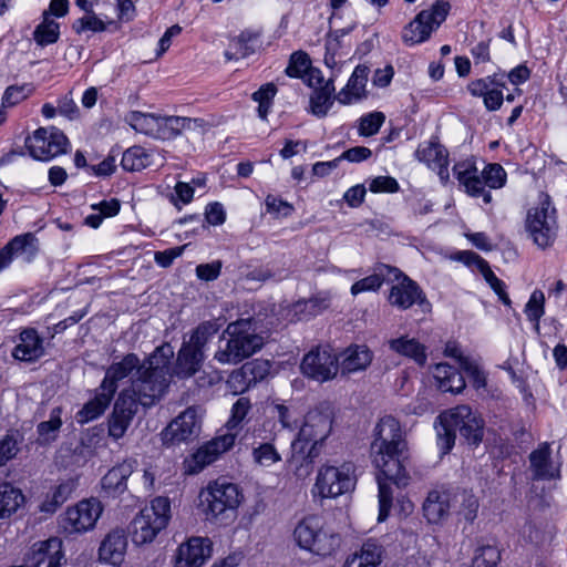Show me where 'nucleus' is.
Here are the masks:
<instances>
[{"mask_svg": "<svg viewBox=\"0 0 567 567\" xmlns=\"http://www.w3.org/2000/svg\"><path fill=\"white\" fill-rule=\"evenodd\" d=\"M32 84L24 83L21 85H11L7 87L2 96L3 106H14L24 101L33 92Z\"/></svg>", "mask_w": 567, "mask_h": 567, "instance_id": "4d7b16f0", "label": "nucleus"}, {"mask_svg": "<svg viewBox=\"0 0 567 567\" xmlns=\"http://www.w3.org/2000/svg\"><path fill=\"white\" fill-rule=\"evenodd\" d=\"M369 68L358 65L352 72L347 85L338 93L337 100L341 104H352L365 95V85Z\"/></svg>", "mask_w": 567, "mask_h": 567, "instance_id": "72a5a7b5", "label": "nucleus"}, {"mask_svg": "<svg viewBox=\"0 0 567 567\" xmlns=\"http://www.w3.org/2000/svg\"><path fill=\"white\" fill-rule=\"evenodd\" d=\"M433 377L443 392L460 393L465 388L463 375L447 363L435 364Z\"/></svg>", "mask_w": 567, "mask_h": 567, "instance_id": "4c0bfd02", "label": "nucleus"}, {"mask_svg": "<svg viewBox=\"0 0 567 567\" xmlns=\"http://www.w3.org/2000/svg\"><path fill=\"white\" fill-rule=\"evenodd\" d=\"M202 126L198 118L183 116H158V132L156 138L172 140L186 131H195Z\"/></svg>", "mask_w": 567, "mask_h": 567, "instance_id": "473e14b6", "label": "nucleus"}, {"mask_svg": "<svg viewBox=\"0 0 567 567\" xmlns=\"http://www.w3.org/2000/svg\"><path fill=\"white\" fill-rule=\"evenodd\" d=\"M473 557L476 566L495 567L501 559V553L495 546L482 545L476 548Z\"/></svg>", "mask_w": 567, "mask_h": 567, "instance_id": "bf43d9fd", "label": "nucleus"}, {"mask_svg": "<svg viewBox=\"0 0 567 567\" xmlns=\"http://www.w3.org/2000/svg\"><path fill=\"white\" fill-rule=\"evenodd\" d=\"M332 412L328 406L310 410L303 423L291 442V461L301 458L312 463L319 454V446L326 441L332 431Z\"/></svg>", "mask_w": 567, "mask_h": 567, "instance_id": "39448f33", "label": "nucleus"}, {"mask_svg": "<svg viewBox=\"0 0 567 567\" xmlns=\"http://www.w3.org/2000/svg\"><path fill=\"white\" fill-rule=\"evenodd\" d=\"M293 536L301 548L319 556L331 555L340 545L339 536L327 530L322 518L315 515L299 522Z\"/></svg>", "mask_w": 567, "mask_h": 567, "instance_id": "6e6552de", "label": "nucleus"}, {"mask_svg": "<svg viewBox=\"0 0 567 567\" xmlns=\"http://www.w3.org/2000/svg\"><path fill=\"white\" fill-rule=\"evenodd\" d=\"M244 499L240 488L226 480L219 478L208 484L205 492L206 513L214 519L235 517V512Z\"/></svg>", "mask_w": 567, "mask_h": 567, "instance_id": "9b49d317", "label": "nucleus"}, {"mask_svg": "<svg viewBox=\"0 0 567 567\" xmlns=\"http://www.w3.org/2000/svg\"><path fill=\"white\" fill-rule=\"evenodd\" d=\"M545 296L543 291L535 290L525 306L527 318L535 323V330L539 331V320L544 316Z\"/></svg>", "mask_w": 567, "mask_h": 567, "instance_id": "5fc2aeb1", "label": "nucleus"}, {"mask_svg": "<svg viewBox=\"0 0 567 567\" xmlns=\"http://www.w3.org/2000/svg\"><path fill=\"white\" fill-rule=\"evenodd\" d=\"M478 508L480 502L473 492L462 489L453 493L452 512L456 515L457 523L464 524L463 529L474 523L477 517Z\"/></svg>", "mask_w": 567, "mask_h": 567, "instance_id": "7c9ffc66", "label": "nucleus"}, {"mask_svg": "<svg viewBox=\"0 0 567 567\" xmlns=\"http://www.w3.org/2000/svg\"><path fill=\"white\" fill-rule=\"evenodd\" d=\"M72 28L80 34L86 30L102 32L106 27L105 23L92 12L74 21Z\"/></svg>", "mask_w": 567, "mask_h": 567, "instance_id": "e2e57ef3", "label": "nucleus"}, {"mask_svg": "<svg viewBox=\"0 0 567 567\" xmlns=\"http://www.w3.org/2000/svg\"><path fill=\"white\" fill-rule=\"evenodd\" d=\"M30 155L39 161H49L66 152L69 140L59 128L40 127L25 140Z\"/></svg>", "mask_w": 567, "mask_h": 567, "instance_id": "4468645a", "label": "nucleus"}, {"mask_svg": "<svg viewBox=\"0 0 567 567\" xmlns=\"http://www.w3.org/2000/svg\"><path fill=\"white\" fill-rule=\"evenodd\" d=\"M385 121V115L382 112H372L360 118L359 134L361 136L375 135Z\"/></svg>", "mask_w": 567, "mask_h": 567, "instance_id": "13d9d810", "label": "nucleus"}, {"mask_svg": "<svg viewBox=\"0 0 567 567\" xmlns=\"http://www.w3.org/2000/svg\"><path fill=\"white\" fill-rule=\"evenodd\" d=\"M137 410L136 399L128 391H123L114 404L113 413L109 421L110 436L115 440L123 437Z\"/></svg>", "mask_w": 567, "mask_h": 567, "instance_id": "aec40b11", "label": "nucleus"}, {"mask_svg": "<svg viewBox=\"0 0 567 567\" xmlns=\"http://www.w3.org/2000/svg\"><path fill=\"white\" fill-rule=\"evenodd\" d=\"M369 189L372 193H394L399 189V184L391 176H378L370 182Z\"/></svg>", "mask_w": 567, "mask_h": 567, "instance_id": "774afa93", "label": "nucleus"}, {"mask_svg": "<svg viewBox=\"0 0 567 567\" xmlns=\"http://www.w3.org/2000/svg\"><path fill=\"white\" fill-rule=\"evenodd\" d=\"M204 361V351L194 349L193 346L184 344L177 354L174 373L182 379L193 377L199 371Z\"/></svg>", "mask_w": 567, "mask_h": 567, "instance_id": "e433bc0d", "label": "nucleus"}, {"mask_svg": "<svg viewBox=\"0 0 567 567\" xmlns=\"http://www.w3.org/2000/svg\"><path fill=\"white\" fill-rule=\"evenodd\" d=\"M39 252V239L33 233L14 236L0 249V271L10 266L14 256L32 261Z\"/></svg>", "mask_w": 567, "mask_h": 567, "instance_id": "412c9836", "label": "nucleus"}, {"mask_svg": "<svg viewBox=\"0 0 567 567\" xmlns=\"http://www.w3.org/2000/svg\"><path fill=\"white\" fill-rule=\"evenodd\" d=\"M383 559V548L375 540L369 539L359 550L350 555L342 567H379Z\"/></svg>", "mask_w": 567, "mask_h": 567, "instance_id": "c9c22d12", "label": "nucleus"}, {"mask_svg": "<svg viewBox=\"0 0 567 567\" xmlns=\"http://www.w3.org/2000/svg\"><path fill=\"white\" fill-rule=\"evenodd\" d=\"M25 497L22 491L9 482H0V518H9L23 506Z\"/></svg>", "mask_w": 567, "mask_h": 567, "instance_id": "a19ab883", "label": "nucleus"}, {"mask_svg": "<svg viewBox=\"0 0 567 567\" xmlns=\"http://www.w3.org/2000/svg\"><path fill=\"white\" fill-rule=\"evenodd\" d=\"M151 153L142 146L126 150L122 156V167L127 172H137L151 165Z\"/></svg>", "mask_w": 567, "mask_h": 567, "instance_id": "49530a36", "label": "nucleus"}, {"mask_svg": "<svg viewBox=\"0 0 567 567\" xmlns=\"http://www.w3.org/2000/svg\"><path fill=\"white\" fill-rule=\"evenodd\" d=\"M226 384L228 390L235 395L247 391L254 385L250 379L249 368L244 364L241 368L233 371L228 377Z\"/></svg>", "mask_w": 567, "mask_h": 567, "instance_id": "603ef678", "label": "nucleus"}, {"mask_svg": "<svg viewBox=\"0 0 567 567\" xmlns=\"http://www.w3.org/2000/svg\"><path fill=\"white\" fill-rule=\"evenodd\" d=\"M400 276H402V271L399 268L385 264H379L375 266L372 275L360 279L352 285L351 293L355 296L361 292L377 291L384 281L393 282L394 280H399Z\"/></svg>", "mask_w": 567, "mask_h": 567, "instance_id": "c85d7f7f", "label": "nucleus"}, {"mask_svg": "<svg viewBox=\"0 0 567 567\" xmlns=\"http://www.w3.org/2000/svg\"><path fill=\"white\" fill-rule=\"evenodd\" d=\"M462 370L467 374L476 389L484 388L486 385V378L484 372L480 369L477 363L472 359H463Z\"/></svg>", "mask_w": 567, "mask_h": 567, "instance_id": "0e129e2a", "label": "nucleus"}, {"mask_svg": "<svg viewBox=\"0 0 567 567\" xmlns=\"http://www.w3.org/2000/svg\"><path fill=\"white\" fill-rule=\"evenodd\" d=\"M388 343L389 348L393 352L412 359L419 365H424L426 363V349L415 338L403 336L396 339H391Z\"/></svg>", "mask_w": 567, "mask_h": 567, "instance_id": "58836bf2", "label": "nucleus"}, {"mask_svg": "<svg viewBox=\"0 0 567 567\" xmlns=\"http://www.w3.org/2000/svg\"><path fill=\"white\" fill-rule=\"evenodd\" d=\"M300 369L303 375L318 382L334 379L339 371V358L328 347L311 349L302 359Z\"/></svg>", "mask_w": 567, "mask_h": 567, "instance_id": "2eb2a0df", "label": "nucleus"}, {"mask_svg": "<svg viewBox=\"0 0 567 567\" xmlns=\"http://www.w3.org/2000/svg\"><path fill=\"white\" fill-rule=\"evenodd\" d=\"M453 493L431 491L422 506L423 515L430 524H442L452 513Z\"/></svg>", "mask_w": 567, "mask_h": 567, "instance_id": "393cba45", "label": "nucleus"}, {"mask_svg": "<svg viewBox=\"0 0 567 567\" xmlns=\"http://www.w3.org/2000/svg\"><path fill=\"white\" fill-rule=\"evenodd\" d=\"M114 393L109 389H104L103 384L100 386V391L96 395L86 402L83 408L76 413V420L79 423H87L104 413L109 406Z\"/></svg>", "mask_w": 567, "mask_h": 567, "instance_id": "ea45409f", "label": "nucleus"}, {"mask_svg": "<svg viewBox=\"0 0 567 567\" xmlns=\"http://www.w3.org/2000/svg\"><path fill=\"white\" fill-rule=\"evenodd\" d=\"M70 495V487L66 484H60L54 487L51 493H48L45 498L39 506L40 512L53 514L56 509L68 499Z\"/></svg>", "mask_w": 567, "mask_h": 567, "instance_id": "8fccbe9b", "label": "nucleus"}, {"mask_svg": "<svg viewBox=\"0 0 567 567\" xmlns=\"http://www.w3.org/2000/svg\"><path fill=\"white\" fill-rule=\"evenodd\" d=\"M174 355L173 348L165 343L157 347L148 359L142 363L137 378L127 390L137 405L152 406L165 393L169 384V362Z\"/></svg>", "mask_w": 567, "mask_h": 567, "instance_id": "f03ea898", "label": "nucleus"}, {"mask_svg": "<svg viewBox=\"0 0 567 567\" xmlns=\"http://www.w3.org/2000/svg\"><path fill=\"white\" fill-rule=\"evenodd\" d=\"M339 370L342 375L364 371L373 360L372 351L363 344H352L339 355Z\"/></svg>", "mask_w": 567, "mask_h": 567, "instance_id": "bb28decb", "label": "nucleus"}, {"mask_svg": "<svg viewBox=\"0 0 567 567\" xmlns=\"http://www.w3.org/2000/svg\"><path fill=\"white\" fill-rule=\"evenodd\" d=\"M212 542L205 537H190L181 544L174 557L175 567H203L212 556Z\"/></svg>", "mask_w": 567, "mask_h": 567, "instance_id": "6ab92c4d", "label": "nucleus"}, {"mask_svg": "<svg viewBox=\"0 0 567 567\" xmlns=\"http://www.w3.org/2000/svg\"><path fill=\"white\" fill-rule=\"evenodd\" d=\"M311 68L309 55L303 51L293 52L290 55L289 64L286 68V74L290 78H302Z\"/></svg>", "mask_w": 567, "mask_h": 567, "instance_id": "6e6d98bb", "label": "nucleus"}, {"mask_svg": "<svg viewBox=\"0 0 567 567\" xmlns=\"http://www.w3.org/2000/svg\"><path fill=\"white\" fill-rule=\"evenodd\" d=\"M453 172L465 193L472 197H482L485 204L492 202V195L485 188H501L506 181V173L499 164H488L480 172L472 159H465L456 163Z\"/></svg>", "mask_w": 567, "mask_h": 567, "instance_id": "423d86ee", "label": "nucleus"}, {"mask_svg": "<svg viewBox=\"0 0 567 567\" xmlns=\"http://www.w3.org/2000/svg\"><path fill=\"white\" fill-rule=\"evenodd\" d=\"M127 549L125 532L120 528L111 530L101 542L99 558L101 561L120 566L124 561Z\"/></svg>", "mask_w": 567, "mask_h": 567, "instance_id": "a878e982", "label": "nucleus"}, {"mask_svg": "<svg viewBox=\"0 0 567 567\" xmlns=\"http://www.w3.org/2000/svg\"><path fill=\"white\" fill-rule=\"evenodd\" d=\"M264 346V338L257 332L251 319L230 322L223 332L214 360L220 364L236 365L251 357Z\"/></svg>", "mask_w": 567, "mask_h": 567, "instance_id": "7ed1b4c3", "label": "nucleus"}, {"mask_svg": "<svg viewBox=\"0 0 567 567\" xmlns=\"http://www.w3.org/2000/svg\"><path fill=\"white\" fill-rule=\"evenodd\" d=\"M526 229L539 248L549 247L557 234V212L548 194L540 193L526 216Z\"/></svg>", "mask_w": 567, "mask_h": 567, "instance_id": "1a4fd4ad", "label": "nucleus"}, {"mask_svg": "<svg viewBox=\"0 0 567 567\" xmlns=\"http://www.w3.org/2000/svg\"><path fill=\"white\" fill-rule=\"evenodd\" d=\"M462 370L467 374L476 389L484 388L486 385V378L484 372L480 369L477 363L472 359H463Z\"/></svg>", "mask_w": 567, "mask_h": 567, "instance_id": "69168bd1", "label": "nucleus"}, {"mask_svg": "<svg viewBox=\"0 0 567 567\" xmlns=\"http://www.w3.org/2000/svg\"><path fill=\"white\" fill-rule=\"evenodd\" d=\"M252 460L259 466L268 467L281 461V455L271 443H260L252 449Z\"/></svg>", "mask_w": 567, "mask_h": 567, "instance_id": "864d4df0", "label": "nucleus"}, {"mask_svg": "<svg viewBox=\"0 0 567 567\" xmlns=\"http://www.w3.org/2000/svg\"><path fill=\"white\" fill-rule=\"evenodd\" d=\"M236 441V434L226 433L200 446L195 453L184 460L183 468L187 475L202 472L207 465L215 462L219 455L229 451Z\"/></svg>", "mask_w": 567, "mask_h": 567, "instance_id": "dca6fc26", "label": "nucleus"}, {"mask_svg": "<svg viewBox=\"0 0 567 567\" xmlns=\"http://www.w3.org/2000/svg\"><path fill=\"white\" fill-rule=\"evenodd\" d=\"M250 409V400L246 396L239 398L231 408V415L227 422L228 427H237L244 421Z\"/></svg>", "mask_w": 567, "mask_h": 567, "instance_id": "680f3d73", "label": "nucleus"}, {"mask_svg": "<svg viewBox=\"0 0 567 567\" xmlns=\"http://www.w3.org/2000/svg\"><path fill=\"white\" fill-rule=\"evenodd\" d=\"M137 462L134 458L123 461L112 467L102 478V488L110 496H118L127 489L126 481L134 472Z\"/></svg>", "mask_w": 567, "mask_h": 567, "instance_id": "cd10ccee", "label": "nucleus"}, {"mask_svg": "<svg viewBox=\"0 0 567 567\" xmlns=\"http://www.w3.org/2000/svg\"><path fill=\"white\" fill-rule=\"evenodd\" d=\"M504 78L505 74L495 73L483 79H477L468 83L467 90L473 96L482 97L488 111H497L501 109L504 101Z\"/></svg>", "mask_w": 567, "mask_h": 567, "instance_id": "a211bd4d", "label": "nucleus"}, {"mask_svg": "<svg viewBox=\"0 0 567 567\" xmlns=\"http://www.w3.org/2000/svg\"><path fill=\"white\" fill-rule=\"evenodd\" d=\"M353 466L349 463L341 466L324 465L317 474L312 495L320 498H334L354 488Z\"/></svg>", "mask_w": 567, "mask_h": 567, "instance_id": "f8f14e48", "label": "nucleus"}, {"mask_svg": "<svg viewBox=\"0 0 567 567\" xmlns=\"http://www.w3.org/2000/svg\"><path fill=\"white\" fill-rule=\"evenodd\" d=\"M221 327L218 320H209L200 323L193 332L187 346H193L194 349L203 351L208 340L216 334Z\"/></svg>", "mask_w": 567, "mask_h": 567, "instance_id": "de8ad7c7", "label": "nucleus"}, {"mask_svg": "<svg viewBox=\"0 0 567 567\" xmlns=\"http://www.w3.org/2000/svg\"><path fill=\"white\" fill-rule=\"evenodd\" d=\"M398 284L390 289L388 301L401 310L411 308L414 303L422 305L425 296L419 285L402 272Z\"/></svg>", "mask_w": 567, "mask_h": 567, "instance_id": "b1692460", "label": "nucleus"}, {"mask_svg": "<svg viewBox=\"0 0 567 567\" xmlns=\"http://www.w3.org/2000/svg\"><path fill=\"white\" fill-rule=\"evenodd\" d=\"M437 445L442 454H447L456 437V431L472 444H477L483 437V421L467 405H458L439 415Z\"/></svg>", "mask_w": 567, "mask_h": 567, "instance_id": "20e7f679", "label": "nucleus"}, {"mask_svg": "<svg viewBox=\"0 0 567 567\" xmlns=\"http://www.w3.org/2000/svg\"><path fill=\"white\" fill-rule=\"evenodd\" d=\"M465 255L467 257V259H466L467 262H474L477 265L483 277L489 284L491 288L498 295V297L503 301V303L507 305V306L511 305V299L504 289L505 288L504 282L495 276V274L491 269L488 262L475 252L468 251V252H465Z\"/></svg>", "mask_w": 567, "mask_h": 567, "instance_id": "79ce46f5", "label": "nucleus"}, {"mask_svg": "<svg viewBox=\"0 0 567 567\" xmlns=\"http://www.w3.org/2000/svg\"><path fill=\"white\" fill-rule=\"evenodd\" d=\"M61 409H53L50 419L43 421L38 425L39 441L43 444H48L56 439L58 432L62 425L61 421Z\"/></svg>", "mask_w": 567, "mask_h": 567, "instance_id": "09e8293b", "label": "nucleus"}, {"mask_svg": "<svg viewBox=\"0 0 567 567\" xmlns=\"http://www.w3.org/2000/svg\"><path fill=\"white\" fill-rule=\"evenodd\" d=\"M272 411L277 415L279 423L284 429L293 430L298 423V413L291 406L284 403H275Z\"/></svg>", "mask_w": 567, "mask_h": 567, "instance_id": "052dcab7", "label": "nucleus"}, {"mask_svg": "<svg viewBox=\"0 0 567 567\" xmlns=\"http://www.w3.org/2000/svg\"><path fill=\"white\" fill-rule=\"evenodd\" d=\"M19 452L18 441L12 434L6 435L0 441V463L4 465Z\"/></svg>", "mask_w": 567, "mask_h": 567, "instance_id": "338daca9", "label": "nucleus"}, {"mask_svg": "<svg viewBox=\"0 0 567 567\" xmlns=\"http://www.w3.org/2000/svg\"><path fill=\"white\" fill-rule=\"evenodd\" d=\"M276 93V85L274 83H267L260 86V89L252 94V100L258 103L257 111L260 118H267Z\"/></svg>", "mask_w": 567, "mask_h": 567, "instance_id": "3c124183", "label": "nucleus"}, {"mask_svg": "<svg viewBox=\"0 0 567 567\" xmlns=\"http://www.w3.org/2000/svg\"><path fill=\"white\" fill-rule=\"evenodd\" d=\"M142 367L138 357L134 353L126 354L120 362L113 363L105 373L102 382L104 389H109L115 393L117 389V381L128 377L134 370L138 373Z\"/></svg>", "mask_w": 567, "mask_h": 567, "instance_id": "f704fd0d", "label": "nucleus"}, {"mask_svg": "<svg viewBox=\"0 0 567 567\" xmlns=\"http://www.w3.org/2000/svg\"><path fill=\"white\" fill-rule=\"evenodd\" d=\"M530 468L537 480H557L560 477L559 465L550 458V446L547 443L538 446L529 455Z\"/></svg>", "mask_w": 567, "mask_h": 567, "instance_id": "2f4dec72", "label": "nucleus"}, {"mask_svg": "<svg viewBox=\"0 0 567 567\" xmlns=\"http://www.w3.org/2000/svg\"><path fill=\"white\" fill-rule=\"evenodd\" d=\"M158 116L159 115L133 111L126 115L125 121L136 132L156 138L158 132Z\"/></svg>", "mask_w": 567, "mask_h": 567, "instance_id": "c03bdc74", "label": "nucleus"}, {"mask_svg": "<svg viewBox=\"0 0 567 567\" xmlns=\"http://www.w3.org/2000/svg\"><path fill=\"white\" fill-rule=\"evenodd\" d=\"M334 85L332 80H328L323 86L315 90L310 97L311 111L316 116L323 117L334 102Z\"/></svg>", "mask_w": 567, "mask_h": 567, "instance_id": "37998d69", "label": "nucleus"}, {"mask_svg": "<svg viewBox=\"0 0 567 567\" xmlns=\"http://www.w3.org/2000/svg\"><path fill=\"white\" fill-rule=\"evenodd\" d=\"M103 513L97 498H87L66 508L61 517V526L69 534L85 533L93 529Z\"/></svg>", "mask_w": 567, "mask_h": 567, "instance_id": "ddd939ff", "label": "nucleus"}, {"mask_svg": "<svg viewBox=\"0 0 567 567\" xmlns=\"http://www.w3.org/2000/svg\"><path fill=\"white\" fill-rule=\"evenodd\" d=\"M60 37V24L43 12L42 22L34 29L33 39L40 47L55 43Z\"/></svg>", "mask_w": 567, "mask_h": 567, "instance_id": "a18cd8bd", "label": "nucleus"}, {"mask_svg": "<svg viewBox=\"0 0 567 567\" xmlns=\"http://www.w3.org/2000/svg\"><path fill=\"white\" fill-rule=\"evenodd\" d=\"M169 519V499L164 496L155 497L132 519L130 524L132 542L137 546L151 544L167 527Z\"/></svg>", "mask_w": 567, "mask_h": 567, "instance_id": "0eeeda50", "label": "nucleus"}, {"mask_svg": "<svg viewBox=\"0 0 567 567\" xmlns=\"http://www.w3.org/2000/svg\"><path fill=\"white\" fill-rule=\"evenodd\" d=\"M415 157L435 171L442 183L445 184L450 181L449 152L437 141L431 140L421 143L415 151Z\"/></svg>", "mask_w": 567, "mask_h": 567, "instance_id": "4be33fe9", "label": "nucleus"}, {"mask_svg": "<svg viewBox=\"0 0 567 567\" xmlns=\"http://www.w3.org/2000/svg\"><path fill=\"white\" fill-rule=\"evenodd\" d=\"M451 4L436 0L430 9L420 11L415 18L403 28L402 40L408 45H415L430 39L433 31L446 20Z\"/></svg>", "mask_w": 567, "mask_h": 567, "instance_id": "9d476101", "label": "nucleus"}, {"mask_svg": "<svg viewBox=\"0 0 567 567\" xmlns=\"http://www.w3.org/2000/svg\"><path fill=\"white\" fill-rule=\"evenodd\" d=\"M62 543L59 538H50L33 544L27 555V567H60L63 559Z\"/></svg>", "mask_w": 567, "mask_h": 567, "instance_id": "5701e85b", "label": "nucleus"}, {"mask_svg": "<svg viewBox=\"0 0 567 567\" xmlns=\"http://www.w3.org/2000/svg\"><path fill=\"white\" fill-rule=\"evenodd\" d=\"M406 441L400 422L391 415L382 417L375 427V439L371 444V456L373 464L384 476H378L379 485V522L389 516L392 505V491L390 481L398 486L408 484V476L404 468Z\"/></svg>", "mask_w": 567, "mask_h": 567, "instance_id": "f257e3e1", "label": "nucleus"}, {"mask_svg": "<svg viewBox=\"0 0 567 567\" xmlns=\"http://www.w3.org/2000/svg\"><path fill=\"white\" fill-rule=\"evenodd\" d=\"M199 423L196 410L188 408L175 417L162 432L163 444L171 447L197 436Z\"/></svg>", "mask_w": 567, "mask_h": 567, "instance_id": "f3484780", "label": "nucleus"}, {"mask_svg": "<svg viewBox=\"0 0 567 567\" xmlns=\"http://www.w3.org/2000/svg\"><path fill=\"white\" fill-rule=\"evenodd\" d=\"M12 355L17 360L27 362L35 361L44 355L43 339L35 329L28 328L21 331L19 343L14 347Z\"/></svg>", "mask_w": 567, "mask_h": 567, "instance_id": "c756f323", "label": "nucleus"}]
</instances>
